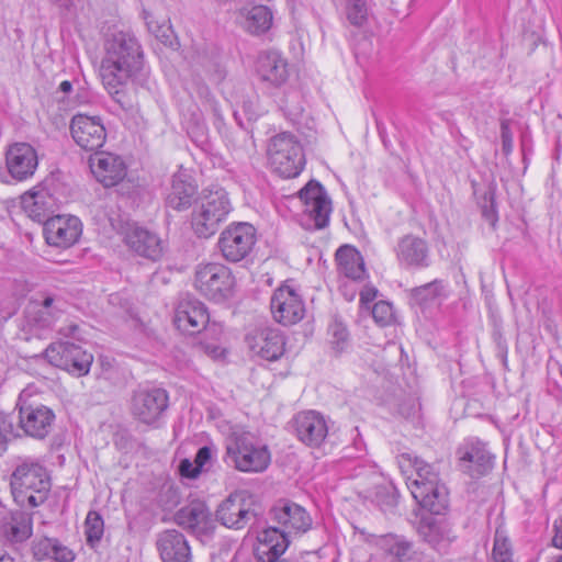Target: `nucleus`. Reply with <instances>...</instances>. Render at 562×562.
I'll use <instances>...</instances> for the list:
<instances>
[{
	"label": "nucleus",
	"mask_w": 562,
	"mask_h": 562,
	"mask_svg": "<svg viewBox=\"0 0 562 562\" xmlns=\"http://www.w3.org/2000/svg\"><path fill=\"white\" fill-rule=\"evenodd\" d=\"M144 65L142 45L133 33L115 31L105 36L100 77L105 90L125 111L131 110L133 104L124 89L138 78Z\"/></svg>",
	"instance_id": "f257e3e1"
},
{
	"label": "nucleus",
	"mask_w": 562,
	"mask_h": 562,
	"mask_svg": "<svg viewBox=\"0 0 562 562\" xmlns=\"http://www.w3.org/2000/svg\"><path fill=\"white\" fill-rule=\"evenodd\" d=\"M398 464L402 469L412 467L416 472V477L408 485L415 501L431 514L440 515L447 508L448 494L435 465L409 453L401 454Z\"/></svg>",
	"instance_id": "f03ea898"
},
{
	"label": "nucleus",
	"mask_w": 562,
	"mask_h": 562,
	"mask_svg": "<svg viewBox=\"0 0 562 562\" xmlns=\"http://www.w3.org/2000/svg\"><path fill=\"white\" fill-rule=\"evenodd\" d=\"M231 211L232 203L223 188L204 189L193 205L191 214L193 232L199 237H211L217 232Z\"/></svg>",
	"instance_id": "7ed1b4c3"
},
{
	"label": "nucleus",
	"mask_w": 562,
	"mask_h": 562,
	"mask_svg": "<svg viewBox=\"0 0 562 562\" xmlns=\"http://www.w3.org/2000/svg\"><path fill=\"white\" fill-rule=\"evenodd\" d=\"M225 449V462L240 472H263L271 461L268 447L247 431L233 432L226 439Z\"/></svg>",
	"instance_id": "20e7f679"
},
{
	"label": "nucleus",
	"mask_w": 562,
	"mask_h": 562,
	"mask_svg": "<svg viewBox=\"0 0 562 562\" xmlns=\"http://www.w3.org/2000/svg\"><path fill=\"white\" fill-rule=\"evenodd\" d=\"M11 491L21 507L42 505L50 491V480L46 469L38 462H23L11 475Z\"/></svg>",
	"instance_id": "39448f33"
},
{
	"label": "nucleus",
	"mask_w": 562,
	"mask_h": 562,
	"mask_svg": "<svg viewBox=\"0 0 562 562\" xmlns=\"http://www.w3.org/2000/svg\"><path fill=\"white\" fill-rule=\"evenodd\" d=\"M268 159L274 172L294 178L302 171L305 159L300 142L290 133L273 136L268 145Z\"/></svg>",
	"instance_id": "423d86ee"
},
{
	"label": "nucleus",
	"mask_w": 562,
	"mask_h": 562,
	"mask_svg": "<svg viewBox=\"0 0 562 562\" xmlns=\"http://www.w3.org/2000/svg\"><path fill=\"white\" fill-rule=\"evenodd\" d=\"M235 280L229 268L218 262L200 263L195 269L194 286L205 297L223 301L233 293Z\"/></svg>",
	"instance_id": "0eeeda50"
},
{
	"label": "nucleus",
	"mask_w": 562,
	"mask_h": 562,
	"mask_svg": "<svg viewBox=\"0 0 562 562\" xmlns=\"http://www.w3.org/2000/svg\"><path fill=\"white\" fill-rule=\"evenodd\" d=\"M16 407L19 409V426L25 435L35 439H44L50 432L55 422L52 408L33 402L25 391L20 394Z\"/></svg>",
	"instance_id": "6e6552de"
},
{
	"label": "nucleus",
	"mask_w": 562,
	"mask_h": 562,
	"mask_svg": "<svg viewBox=\"0 0 562 562\" xmlns=\"http://www.w3.org/2000/svg\"><path fill=\"white\" fill-rule=\"evenodd\" d=\"M299 194L304 204L301 225L307 231L325 228L329 222L331 203L324 188L318 182L310 181Z\"/></svg>",
	"instance_id": "1a4fd4ad"
},
{
	"label": "nucleus",
	"mask_w": 562,
	"mask_h": 562,
	"mask_svg": "<svg viewBox=\"0 0 562 562\" xmlns=\"http://www.w3.org/2000/svg\"><path fill=\"white\" fill-rule=\"evenodd\" d=\"M256 244V229L246 222L229 224L220 235L217 246L222 256L229 262L245 259Z\"/></svg>",
	"instance_id": "9d476101"
},
{
	"label": "nucleus",
	"mask_w": 562,
	"mask_h": 562,
	"mask_svg": "<svg viewBox=\"0 0 562 562\" xmlns=\"http://www.w3.org/2000/svg\"><path fill=\"white\" fill-rule=\"evenodd\" d=\"M48 362L76 376L87 375L93 362V356L80 346L68 341L50 344L45 350Z\"/></svg>",
	"instance_id": "9b49d317"
},
{
	"label": "nucleus",
	"mask_w": 562,
	"mask_h": 562,
	"mask_svg": "<svg viewBox=\"0 0 562 562\" xmlns=\"http://www.w3.org/2000/svg\"><path fill=\"white\" fill-rule=\"evenodd\" d=\"M168 394L162 389H139L134 392L131 402L133 417L147 426H157L168 408Z\"/></svg>",
	"instance_id": "f8f14e48"
},
{
	"label": "nucleus",
	"mask_w": 562,
	"mask_h": 562,
	"mask_svg": "<svg viewBox=\"0 0 562 562\" xmlns=\"http://www.w3.org/2000/svg\"><path fill=\"white\" fill-rule=\"evenodd\" d=\"M270 308L274 321L284 326L296 324L305 314L303 300L288 284H282L273 292Z\"/></svg>",
	"instance_id": "ddd939ff"
},
{
	"label": "nucleus",
	"mask_w": 562,
	"mask_h": 562,
	"mask_svg": "<svg viewBox=\"0 0 562 562\" xmlns=\"http://www.w3.org/2000/svg\"><path fill=\"white\" fill-rule=\"evenodd\" d=\"M70 134L79 147L90 151L100 149L106 139V131L101 117L81 113L72 116Z\"/></svg>",
	"instance_id": "4468645a"
},
{
	"label": "nucleus",
	"mask_w": 562,
	"mask_h": 562,
	"mask_svg": "<svg viewBox=\"0 0 562 562\" xmlns=\"http://www.w3.org/2000/svg\"><path fill=\"white\" fill-rule=\"evenodd\" d=\"M251 506L250 497L244 492H236L222 502L216 510V517L228 528L241 529L257 515Z\"/></svg>",
	"instance_id": "2eb2a0df"
},
{
	"label": "nucleus",
	"mask_w": 562,
	"mask_h": 562,
	"mask_svg": "<svg viewBox=\"0 0 562 562\" xmlns=\"http://www.w3.org/2000/svg\"><path fill=\"white\" fill-rule=\"evenodd\" d=\"M273 519L283 528L280 530L286 538L289 535H301L307 532L313 525L311 515L301 505L280 501L271 510Z\"/></svg>",
	"instance_id": "dca6fc26"
},
{
	"label": "nucleus",
	"mask_w": 562,
	"mask_h": 562,
	"mask_svg": "<svg viewBox=\"0 0 562 562\" xmlns=\"http://www.w3.org/2000/svg\"><path fill=\"white\" fill-rule=\"evenodd\" d=\"M38 166L37 153L29 143H13L5 151V168L12 179L25 181Z\"/></svg>",
	"instance_id": "f3484780"
},
{
	"label": "nucleus",
	"mask_w": 562,
	"mask_h": 562,
	"mask_svg": "<svg viewBox=\"0 0 562 562\" xmlns=\"http://www.w3.org/2000/svg\"><path fill=\"white\" fill-rule=\"evenodd\" d=\"M81 233V222L76 216L57 215L44 223V236L50 246L68 248L78 240Z\"/></svg>",
	"instance_id": "a211bd4d"
},
{
	"label": "nucleus",
	"mask_w": 562,
	"mask_h": 562,
	"mask_svg": "<svg viewBox=\"0 0 562 562\" xmlns=\"http://www.w3.org/2000/svg\"><path fill=\"white\" fill-rule=\"evenodd\" d=\"M173 323L183 334L196 335L209 323V312L202 302L183 299L176 307Z\"/></svg>",
	"instance_id": "6ab92c4d"
},
{
	"label": "nucleus",
	"mask_w": 562,
	"mask_h": 562,
	"mask_svg": "<svg viewBox=\"0 0 562 562\" xmlns=\"http://www.w3.org/2000/svg\"><path fill=\"white\" fill-rule=\"evenodd\" d=\"M246 342L254 355L276 361L284 352V338L278 329L256 328L246 336Z\"/></svg>",
	"instance_id": "aec40b11"
},
{
	"label": "nucleus",
	"mask_w": 562,
	"mask_h": 562,
	"mask_svg": "<svg viewBox=\"0 0 562 562\" xmlns=\"http://www.w3.org/2000/svg\"><path fill=\"white\" fill-rule=\"evenodd\" d=\"M175 521L198 537H209L215 528L212 514L202 502H191L179 509L175 516Z\"/></svg>",
	"instance_id": "412c9836"
},
{
	"label": "nucleus",
	"mask_w": 562,
	"mask_h": 562,
	"mask_svg": "<svg viewBox=\"0 0 562 562\" xmlns=\"http://www.w3.org/2000/svg\"><path fill=\"white\" fill-rule=\"evenodd\" d=\"M21 205L29 217L45 223L50 218L49 215L54 212L57 200L45 183H40L21 196Z\"/></svg>",
	"instance_id": "4be33fe9"
},
{
	"label": "nucleus",
	"mask_w": 562,
	"mask_h": 562,
	"mask_svg": "<svg viewBox=\"0 0 562 562\" xmlns=\"http://www.w3.org/2000/svg\"><path fill=\"white\" fill-rule=\"evenodd\" d=\"M294 429L297 439L308 447H319L328 435L325 418L314 411L297 414L294 418Z\"/></svg>",
	"instance_id": "5701e85b"
},
{
	"label": "nucleus",
	"mask_w": 562,
	"mask_h": 562,
	"mask_svg": "<svg viewBox=\"0 0 562 562\" xmlns=\"http://www.w3.org/2000/svg\"><path fill=\"white\" fill-rule=\"evenodd\" d=\"M92 173L104 187H113L126 176V166L123 159L111 153H97L89 159Z\"/></svg>",
	"instance_id": "b1692460"
},
{
	"label": "nucleus",
	"mask_w": 562,
	"mask_h": 562,
	"mask_svg": "<svg viewBox=\"0 0 562 562\" xmlns=\"http://www.w3.org/2000/svg\"><path fill=\"white\" fill-rule=\"evenodd\" d=\"M457 453L461 471L472 477L484 475L492 469V456L480 441L465 442Z\"/></svg>",
	"instance_id": "393cba45"
},
{
	"label": "nucleus",
	"mask_w": 562,
	"mask_h": 562,
	"mask_svg": "<svg viewBox=\"0 0 562 562\" xmlns=\"http://www.w3.org/2000/svg\"><path fill=\"white\" fill-rule=\"evenodd\" d=\"M156 544L162 562H191V548L180 531L168 529L160 532Z\"/></svg>",
	"instance_id": "a878e982"
},
{
	"label": "nucleus",
	"mask_w": 562,
	"mask_h": 562,
	"mask_svg": "<svg viewBox=\"0 0 562 562\" xmlns=\"http://www.w3.org/2000/svg\"><path fill=\"white\" fill-rule=\"evenodd\" d=\"M257 72L260 79L273 87H280L289 79L286 59L276 50L263 52L257 59Z\"/></svg>",
	"instance_id": "bb28decb"
},
{
	"label": "nucleus",
	"mask_w": 562,
	"mask_h": 562,
	"mask_svg": "<svg viewBox=\"0 0 562 562\" xmlns=\"http://www.w3.org/2000/svg\"><path fill=\"white\" fill-rule=\"evenodd\" d=\"M125 243L137 255L151 260H157L162 255V240L157 234L143 227L134 226L128 228L125 235Z\"/></svg>",
	"instance_id": "cd10ccee"
},
{
	"label": "nucleus",
	"mask_w": 562,
	"mask_h": 562,
	"mask_svg": "<svg viewBox=\"0 0 562 562\" xmlns=\"http://www.w3.org/2000/svg\"><path fill=\"white\" fill-rule=\"evenodd\" d=\"M396 256L401 265L405 267H427L428 246L426 241L414 235L402 237L396 246Z\"/></svg>",
	"instance_id": "c85d7f7f"
},
{
	"label": "nucleus",
	"mask_w": 562,
	"mask_h": 562,
	"mask_svg": "<svg viewBox=\"0 0 562 562\" xmlns=\"http://www.w3.org/2000/svg\"><path fill=\"white\" fill-rule=\"evenodd\" d=\"M0 528L5 539L12 543L26 541L33 532V518L23 510L9 513L1 519Z\"/></svg>",
	"instance_id": "c756f323"
},
{
	"label": "nucleus",
	"mask_w": 562,
	"mask_h": 562,
	"mask_svg": "<svg viewBox=\"0 0 562 562\" xmlns=\"http://www.w3.org/2000/svg\"><path fill=\"white\" fill-rule=\"evenodd\" d=\"M417 531L420 538L436 550H441L451 540V530L446 520L431 515L422 517Z\"/></svg>",
	"instance_id": "7c9ffc66"
},
{
	"label": "nucleus",
	"mask_w": 562,
	"mask_h": 562,
	"mask_svg": "<svg viewBox=\"0 0 562 562\" xmlns=\"http://www.w3.org/2000/svg\"><path fill=\"white\" fill-rule=\"evenodd\" d=\"M336 262L339 274L352 281L366 278L364 261L360 252L352 246L344 245L336 251Z\"/></svg>",
	"instance_id": "2f4dec72"
},
{
	"label": "nucleus",
	"mask_w": 562,
	"mask_h": 562,
	"mask_svg": "<svg viewBox=\"0 0 562 562\" xmlns=\"http://www.w3.org/2000/svg\"><path fill=\"white\" fill-rule=\"evenodd\" d=\"M195 193L196 186L190 181V177L183 172H178L172 177L171 189L166 203L173 210L182 211L192 204Z\"/></svg>",
	"instance_id": "473e14b6"
},
{
	"label": "nucleus",
	"mask_w": 562,
	"mask_h": 562,
	"mask_svg": "<svg viewBox=\"0 0 562 562\" xmlns=\"http://www.w3.org/2000/svg\"><path fill=\"white\" fill-rule=\"evenodd\" d=\"M32 552L37 561L50 559L55 562H72L75 552L56 538H41L33 541Z\"/></svg>",
	"instance_id": "72a5a7b5"
},
{
	"label": "nucleus",
	"mask_w": 562,
	"mask_h": 562,
	"mask_svg": "<svg viewBox=\"0 0 562 562\" xmlns=\"http://www.w3.org/2000/svg\"><path fill=\"white\" fill-rule=\"evenodd\" d=\"M65 302L53 294H46L41 303L32 302L29 307L31 319L40 327H49L63 312Z\"/></svg>",
	"instance_id": "f704fd0d"
},
{
	"label": "nucleus",
	"mask_w": 562,
	"mask_h": 562,
	"mask_svg": "<svg viewBox=\"0 0 562 562\" xmlns=\"http://www.w3.org/2000/svg\"><path fill=\"white\" fill-rule=\"evenodd\" d=\"M272 12L266 5H255L245 15V27L252 34H262L272 25Z\"/></svg>",
	"instance_id": "c9c22d12"
},
{
	"label": "nucleus",
	"mask_w": 562,
	"mask_h": 562,
	"mask_svg": "<svg viewBox=\"0 0 562 562\" xmlns=\"http://www.w3.org/2000/svg\"><path fill=\"white\" fill-rule=\"evenodd\" d=\"M200 346L212 358H218L223 353L218 341L223 335V326L216 322H210L202 328Z\"/></svg>",
	"instance_id": "e433bc0d"
},
{
	"label": "nucleus",
	"mask_w": 562,
	"mask_h": 562,
	"mask_svg": "<svg viewBox=\"0 0 562 562\" xmlns=\"http://www.w3.org/2000/svg\"><path fill=\"white\" fill-rule=\"evenodd\" d=\"M512 543L502 529H496L492 549V562H514Z\"/></svg>",
	"instance_id": "4c0bfd02"
},
{
	"label": "nucleus",
	"mask_w": 562,
	"mask_h": 562,
	"mask_svg": "<svg viewBox=\"0 0 562 562\" xmlns=\"http://www.w3.org/2000/svg\"><path fill=\"white\" fill-rule=\"evenodd\" d=\"M104 532V522L101 515L97 512L90 510L85 520V533L87 543L90 547H95Z\"/></svg>",
	"instance_id": "58836bf2"
},
{
	"label": "nucleus",
	"mask_w": 562,
	"mask_h": 562,
	"mask_svg": "<svg viewBox=\"0 0 562 562\" xmlns=\"http://www.w3.org/2000/svg\"><path fill=\"white\" fill-rule=\"evenodd\" d=\"M345 12L352 25L362 26L368 20V0H345Z\"/></svg>",
	"instance_id": "ea45409f"
},
{
	"label": "nucleus",
	"mask_w": 562,
	"mask_h": 562,
	"mask_svg": "<svg viewBox=\"0 0 562 562\" xmlns=\"http://www.w3.org/2000/svg\"><path fill=\"white\" fill-rule=\"evenodd\" d=\"M443 285L440 281H432L412 290V299L419 305H426L442 294Z\"/></svg>",
	"instance_id": "a19ab883"
},
{
	"label": "nucleus",
	"mask_w": 562,
	"mask_h": 562,
	"mask_svg": "<svg viewBox=\"0 0 562 562\" xmlns=\"http://www.w3.org/2000/svg\"><path fill=\"white\" fill-rule=\"evenodd\" d=\"M383 548L389 554L395 557L402 562L408 557V553L412 550V544L403 537L390 535L383 539Z\"/></svg>",
	"instance_id": "79ce46f5"
},
{
	"label": "nucleus",
	"mask_w": 562,
	"mask_h": 562,
	"mask_svg": "<svg viewBox=\"0 0 562 562\" xmlns=\"http://www.w3.org/2000/svg\"><path fill=\"white\" fill-rule=\"evenodd\" d=\"M372 317L380 326L391 325L394 322L392 304L385 301L376 302L372 307Z\"/></svg>",
	"instance_id": "37998d69"
},
{
	"label": "nucleus",
	"mask_w": 562,
	"mask_h": 562,
	"mask_svg": "<svg viewBox=\"0 0 562 562\" xmlns=\"http://www.w3.org/2000/svg\"><path fill=\"white\" fill-rule=\"evenodd\" d=\"M329 334L331 336L330 344L333 348L338 352L342 351L348 340L347 328L341 323L335 322L329 327Z\"/></svg>",
	"instance_id": "c03bdc74"
},
{
	"label": "nucleus",
	"mask_w": 562,
	"mask_h": 562,
	"mask_svg": "<svg viewBox=\"0 0 562 562\" xmlns=\"http://www.w3.org/2000/svg\"><path fill=\"white\" fill-rule=\"evenodd\" d=\"M234 103L236 106H240L246 115H248L249 119L255 116L256 113V104H257V97L255 93H251L250 95H244L236 93L233 97Z\"/></svg>",
	"instance_id": "a18cd8bd"
},
{
	"label": "nucleus",
	"mask_w": 562,
	"mask_h": 562,
	"mask_svg": "<svg viewBox=\"0 0 562 562\" xmlns=\"http://www.w3.org/2000/svg\"><path fill=\"white\" fill-rule=\"evenodd\" d=\"M202 66H205L206 67V72H207V76H209V80L214 83V85H218L220 82L223 81V79L225 78V70L218 65V64H215V63H211V61H207V64L205 65L204 63H201Z\"/></svg>",
	"instance_id": "49530a36"
},
{
	"label": "nucleus",
	"mask_w": 562,
	"mask_h": 562,
	"mask_svg": "<svg viewBox=\"0 0 562 562\" xmlns=\"http://www.w3.org/2000/svg\"><path fill=\"white\" fill-rule=\"evenodd\" d=\"M501 137L503 143V150L509 153L513 146V133L510 130L509 120H502L501 122Z\"/></svg>",
	"instance_id": "de8ad7c7"
},
{
	"label": "nucleus",
	"mask_w": 562,
	"mask_h": 562,
	"mask_svg": "<svg viewBox=\"0 0 562 562\" xmlns=\"http://www.w3.org/2000/svg\"><path fill=\"white\" fill-rule=\"evenodd\" d=\"M488 202H490L488 205H484L482 207V215L485 218V221H487L490 223L492 228H495L498 217H497V213L495 210L494 196H493L492 192L488 193Z\"/></svg>",
	"instance_id": "09e8293b"
},
{
	"label": "nucleus",
	"mask_w": 562,
	"mask_h": 562,
	"mask_svg": "<svg viewBox=\"0 0 562 562\" xmlns=\"http://www.w3.org/2000/svg\"><path fill=\"white\" fill-rule=\"evenodd\" d=\"M180 474L184 477L195 479L201 473V470L194 462L189 459H183L179 465Z\"/></svg>",
	"instance_id": "8fccbe9b"
},
{
	"label": "nucleus",
	"mask_w": 562,
	"mask_h": 562,
	"mask_svg": "<svg viewBox=\"0 0 562 562\" xmlns=\"http://www.w3.org/2000/svg\"><path fill=\"white\" fill-rule=\"evenodd\" d=\"M212 457V450L210 447H202L198 450L194 459V463L202 471L204 465L210 461Z\"/></svg>",
	"instance_id": "3c124183"
},
{
	"label": "nucleus",
	"mask_w": 562,
	"mask_h": 562,
	"mask_svg": "<svg viewBox=\"0 0 562 562\" xmlns=\"http://www.w3.org/2000/svg\"><path fill=\"white\" fill-rule=\"evenodd\" d=\"M378 294V290L372 285H366L360 292L361 305H368L371 303Z\"/></svg>",
	"instance_id": "603ef678"
},
{
	"label": "nucleus",
	"mask_w": 562,
	"mask_h": 562,
	"mask_svg": "<svg viewBox=\"0 0 562 562\" xmlns=\"http://www.w3.org/2000/svg\"><path fill=\"white\" fill-rule=\"evenodd\" d=\"M555 535L552 539L554 547L562 549V517L554 524Z\"/></svg>",
	"instance_id": "864d4df0"
},
{
	"label": "nucleus",
	"mask_w": 562,
	"mask_h": 562,
	"mask_svg": "<svg viewBox=\"0 0 562 562\" xmlns=\"http://www.w3.org/2000/svg\"><path fill=\"white\" fill-rule=\"evenodd\" d=\"M78 330V326L77 325H69L67 327H63L60 329V333L68 336V335H74L75 331Z\"/></svg>",
	"instance_id": "5fc2aeb1"
},
{
	"label": "nucleus",
	"mask_w": 562,
	"mask_h": 562,
	"mask_svg": "<svg viewBox=\"0 0 562 562\" xmlns=\"http://www.w3.org/2000/svg\"><path fill=\"white\" fill-rule=\"evenodd\" d=\"M61 9H69L72 4V0H53Z\"/></svg>",
	"instance_id": "6e6d98bb"
},
{
	"label": "nucleus",
	"mask_w": 562,
	"mask_h": 562,
	"mask_svg": "<svg viewBox=\"0 0 562 562\" xmlns=\"http://www.w3.org/2000/svg\"><path fill=\"white\" fill-rule=\"evenodd\" d=\"M71 89H72V85H71V82H70V81H68V80H65V81H63V82L59 85V90H60V91H63V92H65V93L70 92V91H71Z\"/></svg>",
	"instance_id": "4d7b16f0"
},
{
	"label": "nucleus",
	"mask_w": 562,
	"mask_h": 562,
	"mask_svg": "<svg viewBox=\"0 0 562 562\" xmlns=\"http://www.w3.org/2000/svg\"><path fill=\"white\" fill-rule=\"evenodd\" d=\"M0 562H15L14 559L9 555L8 553L3 552L1 553L0 552Z\"/></svg>",
	"instance_id": "13d9d810"
},
{
	"label": "nucleus",
	"mask_w": 562,
	"mask_h": 562,
	"mask_svg": "<svg viewBox=\"0 0 562 562\" xmlns=\"http://www.w3.org/2000/svg\"><path fill=\"white\" fill-rule=\"evenodd\" d=\"M290 113H295V110L289 109Z\"/></svg>",
	"instance_id": "bf43d9fd"
},
{
	"label": "nucleus",
	"mask_w": 562,
	"mask_h": 562,
	"mask_svg": "<svg viewBox=\"0 0 562 562\" xmlns=\"http://www.w3.org/2000/svg\"><path fill=\"white\" fill-rule=\"evenodd\" d=\"M290 113H295V110L289 109Z\"/></svg>",
	"instance_id": "052dcab7"
},
{
	"label": "nucleus",
	"mask_w": 562,
	"mask_h": 562,
	"mask_svg": "<svg viewBox=\"0 0 562 562\" xmlns=\"http://www.w3.org/2000/svg\"><path fill=\"white\" fill-rule=\"evenodd\" d=\"M290 113H295V110L289 109Z\"/></svg>",
	"instance_id": "680f3d73"
},
{
	"label": "nucleus",
	"mask_w": 562,
	"mask_h": 562,
	"mask_svg": "<svg viewBox=\"0 0 562 562\" xmlns=\"http://www.w3.org/2000/svg\"><path fill=\"white\" fill-rule=\"evenodd\" d=\"M557 562H562V555L558 559Z\"/></svg>",
	"instance_id": "e2e57ef3"
}]
</instances>
